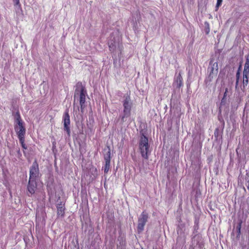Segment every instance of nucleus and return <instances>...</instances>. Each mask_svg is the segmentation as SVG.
Wrapping results in <instances>:
<instances>
[{
	"label": "nucleus",
	"instance_id": "1",
	"mask_svg": "<svg viewBox=\"0 0 249 249\" xmlns=\"http://www.w3.org/2000/svg\"><path fill=\"white\" fill-rule=\"evenodd\" d=\"M87 95V91L85 88L83 87L81 84H78L74 92V99H76L80 101L82 111H83V109L85 107L86 97Z\"/></svg>",
	"mask_w": 249,
	"mask_h": 249
},
{
	"label": "nucleus",
	"instance_id": "2",
	"mask_svg": "<svg viewBox=\"0 0 249 249\" xmlns=\"http://www.w3.org/2000/svg\"><path fill=\"white\" fill-rule=\"evenodd\" d=\"M139 148L142 156L145 159H148V154L149 153V144L148 138L143 134L141 136L139 142Z\"/></svg>",
	"mask_w": 249,
	"mask_h": 249
},
{
	"label": "nucleus",
	"instance_id": "3",
	"mask_svg": "<svg viewBox=\"0 0 249 249\" xmlns=\"http://www.w3.org/2000/svg\"><path fill=\"white\" fill-rule=\"evenodd\" d=\"M14 128L18 139L25 138L26 129L18 114L16 116Z\"/></svg>",
	"mask_w": 249,
	"mask_h": 249
},
{
	"label": "nucleus",
	"instance_id": "4",
	"mask_svg": "<svg viewBox=\"0 0 249 249\" xmlns=\"http://www.w3.org/2000/svg\"><path fill=\"white\" fill-rule=\"evenodd\" d=\"M123 106V115L122 120L124 121L125 117H128L131 114V110L132 107V103L130 100V98L128 96H126L124 100L122 102Z\"/></svg>",
	"mask_w": 249,
	"mask_h": 249
},
{
	"label": "nucleus",
	"instance_id": "5",
	"mask_svg": "<svg viewBox=\"0 0 249 249\" xmlns=\"http://www.w3.org/2000/svg\"><path fill=\"white\" fill-rule=\"evenodd\" d=\"M148 218V214L143 212L138 218L137 229L139 232H141L144 230V227Z\"/></svg>",
	"mask_w": 249,
	"mask_h": 249
},
{
	"label": "nucleus",
	"instance_id": "6",
	"mask_svg": "<svg viewBox=\"0 0 249 249\" xmlns=\"http://www.w3.org/2000/svg\"><path fill=\"white\" fill-rule=\"evenodd\" d=\"M210 71L209 75L208 77V80L211 81L213 78V76H215L218 72V64L217 62L212 63V61L210 63V67L208 68Z\"/></svg>",
	"mask_w": 249,
	"mask_h": 249
},
{
	"label": "nucleus",
	"instance_id": "7",
	"mask_svg": "<svg viewBox=\"0 0 249 249\" xmlns=\"http://www.w3.org/2000/svg\"><path fill=\"white\" fill-rule=\"evenodd\" d=\"M38 166L36 161L33 162L30 170L29 180H36V178L38 176Z\"/></svg>",
	"mask_w": 249,
	"mask_h": 249
},
{
	"label": "nucleus",
	"instance_id": "8",
	"mask_svg": "<svg viewBox=\"0 0 249 249\" xmlns=\"http://www.w3.org/2000/svg\"><path fill=\"white\" fill-rule=\"evenodd\" d=\"M63 123L64 130L66 131L68 135H70V129L69 127V125L70 124V117L68 111H66L64 114Z\"/></svg>",
	"mask_w": 249,
	"mask_h": 249
},
{
	"label": "nucleus",
	"instance_id": "9",
	"mask_svg": "<svg viewBox=\"0 0 249 249\" xmlns=\"http://www.w3.org/2000/svg\"><path fill=\"white\" fill-rule=\"evenodd\" d=\"M28 192L31 195L34 194L36 189V180H29L28 185Z\"/></svg>",
	"mask_w": 249,
	"mask_h": 249
},
{
	"label": "nucleus",
	"instance_id": "10",
	"mask_svg": "<svg viewBox=\"0 0 249 249\" xmlns=\"http://www.w3.org/2000/svg\"><path fill=\"white\" fill-rule=\"evenodd\" d=\"M105 165H104V172L105 173H107L108 172V171H109V169H110V155L109 154L105 157Z\"/></svg>",
	"mask_w": 249,
	"mask_h": 249
},
{
	"label": "nucleus",
	"instance_id": "11",
	"mask_svg": "<svg viewBox=\"0 0 249 249\" xmlns=\"http://www.w3.org/2000/svg\"><path fill=\"white\" fill-rule=\"evenodd\" d=\"M249 74V71L244 70L243 71V85L244 86H247L248 84V76Z\"/></svg>",
	"mask_w": 249,
	"mask_h": 249
},
{
	"label": "nucleus",
	"instance_id": "12",
	"mask_svg": "<svg viewBox=\"0 0 249 249\" xmlns=\"http://www.w3.org/2000/svg\"><path fill=\"white\" fill-rule=\"evenodd\" d=\"M57 215L60 216H63L64 215L65 208L62 204L57 206Z\"/></svg>",
	"mask_w": 249,
	"mask_h": 249
},
{
	"label": "nucleus",
	"instance_id": "13",
	"mask_svg": "<svg viewBox=\"0 0 249 249\" xmlns=\"http://www.w3.org/2000/svg\"><path fill=\"white\" fill-rule=\"evenodd\" d=\"M246 60L244 70L249 71V53L246 56Z\"/></svg>",
	"mask_w": 249,
	"mask_h": 249
},
{
	"label": "nucleus",
	"instance_id": "14",
	"mask_svg": "<svg viewBox=\"0 0 249 249\" xmlns=\"http://www.w3.org/2000/svg\"><path fill=\"white\" fill-rule=\"evenodd\" d=\"M13 2L14 3V5L16 6V10H21L19 0H13Z\"/></svg>",
	"mask_w": 249,
	"mask_h": 249
},
{
	"label": "nucleus",
	"instance_id": "15",
	"mask_svg": "<svg viewBox=\"0 0 249 249\" xmlns=\"http://www.w3.org/2000/svg\"><path fill=\"white\" fill-rule=\"evenodd\" d=\"M177 82L178 87H180L182 85V78L179 74L177 77Z\"/></svg>",
	"mask_w": 249,
	"mask_h": 249
},
{
	"label": "nucleus",
	"instance_id": "16",
	"mask_svg": "<svg viewBox=\"0 0 249 249\" xmlns=\"http://www.w3.org/2000/svg\"><path fill=\"white\" fill-rule=\"evenodd\" d=\"M19 141L23 148L26 149L27 147L26 146L25 144L24 143V138L19 139Z\"/></svg>",
	"mask_w": 249,
	"mask_h": 249
},
{
	"label": "nucleus",
	"instance_id": "17",
	"mask_svg": "<svg viewBox=\"0 0 249 249\" xmlns=\"http://www.w3.org/2000/svg\"><path fill=\"white\" fill-rule=\"evenodd\" d=\"M222 2V0H217L216 7H219L221 5Z\"/></svg>",
	"mask_w": 249,
	"mask_h": 249
},
{
	"label": "nucleus",
	"instance_id": "18",
	"mask_svg": "<svg viewBox=\"0 0 249 249\" xmlns=\"http://www.w3.org/2000/svg\"><path fill=\"white\" fill-rule=\"evenodd\" d=\"M237 229L238 231V232L240 233V229H241V223L239 224L237 226Z\"/></svg>",
	"mask_w": 249,
	"mask_h": 249
},
{
	"label": "nucleus",
	"instance_id": "19",
	"mask_svg": "<svg viewBox=\"0 0 249 249\" xmlns=\"http://www.w3.org/2000/svg\"><path fill=\"white\" fill-rule=\"evenodd\" d=\"M109 47L110 48V50L111 51L112 49L113 50V45L109 43Z\"/></svg>",
	"mask_w": 249,
	"mask_h": 249
},
{
	"label": "nucleus",
	"instance_id": "20",
	"mask_svg": "<svg viewBox=\"0 0 249 249\" xmlns=\"http://www.w3.org/2000/svg\"><path fill=\"white\" fill-rule=\"evenodd\" d=\"M239 77H238L237 78H236V86H237V84H238V83L239 82Z\"/></svg>",
	"mask_w": 249,
	"mask_h": 249
},
{
	"label": "nucleus",
	"instance_id": "21",
	"mask_svg": "<svg viewBox=\"0 0 249 249\" xmlns=\"http://www.w3.org/2000/svg\"><path fill=\"white\" fill-rule=\"evenodd\" d=\"M239 77V73L238 72L237 73H236V77Z\"/></svg>",
	"mask_w": 249,
	"mask_h": 249
},
{
	"label": "nucleus",
	"instance_id": "22",
	"mask_svg": "<svg viewBox=\"0 0 249 249\" xmlns=\"http://www.w3.org/2000/svg\"><path fill=\"white\" fill-rule=\"evenodd\" d=\"M206 32H207V34H208L209 32V30H208V31H207Z\"/></svg>",
	"mask_w": 249,
	"mask_h": 249
}]
</instances>
